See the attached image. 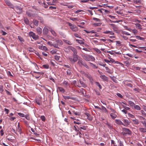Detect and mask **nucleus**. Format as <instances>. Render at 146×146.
Wrapping results in <instances>:
<instances>
[{"instance_id": "63", "label": "nucleus", "mask_w": 146, "mask_h": 146, "mask_svg": "<svg viewBox=\"0 0 146 146\" xmlns=\"http://www.w3.org/2000/svg\"><path fill=\"white\" fill-rule=\"evenodd\" d=\"M35 33H33L32 32H30L29 33V36H31L33 37V36L34 35H35Z\"/></svg>"}, {"instance_id": "25", "label": "nucleus", "mask_w": 146, "mask_h": 146, "mask_svg": "<svg viewBox=\"0 0 146 146\" xmlns=\"http://www.w3.org/2000/svg\"><path fill=\"white\" fill-rule=\"evenodd\" d=\"M132 121L135 124L137 125L139 123V122L138 120L136 119H133Z\"/></svg>"}, {"instance_id": "13", "label": "nucleus", "mask_w": 146, "mask_h": 146, "mask_svg": "<svg viewBox=\"0 0 146 146\" xmlns=\"http://www.w3.org/2000/svg\"><path fill=\"white\" fill-rule=\"evenodd\" d=\"M55 41L59 45H62L63 42L61 40L59 39H56Z\"/></svg>"}, {"instance_id": "45", "label": "nucleus", "mask_w": 146, "mask_h": 146, "mask_svg": "<svg viewBox=\"0 0 146 146\" xmlns=\"http://www.w3.org/2000/svg\"><path fill=\"white\" fill-rule=\"evenodd\" d=\"M18 114L20 117H25V115L24 114L21 113H18Z\"/></svg>"}, {"instance_id": "39", "label": "nucleus", "mask_w": 146, "mask_h": 146, "mask_svg": "<svg viewBox=\"0 0 146 146\" xmlns=\"http://www.w3.org/2000/svg\"><path fill=\"white\" fill-rule=\"evenodd\" d=\"M93 20L96 21L97 22H101V20L95 17H93Z\"/></svg>"}, {"instance_id": "52", "label": "nucleus", "mask_w": 146, "mask_h": 146, "mask_svg": "<svg viewBox=\"0 0 146 146\" xmlns=\"http://www.w3.org/2000/svg\"><path fill=\"white\" fill-rule=\"evenodd\" d=\"M57 52L56 50H52L50 51V53L52 54H55Z\"/></svg>"}, {"instance_id": "46", "label": "nucleus", "mask_w": 146, "mask_h": 146, "mask_svg": "<svg viewBox=\"0 0 146 146\" xmlns=\"http://www.w3.org/2000/svg\"><path fill=\"white\" fill-rule=\"evenodd\" d=\"M95 84L97 86H98L99 87V88L100 89H102V87L101 86V85H100V83L98 82H95Z\"/></svg>"}, {"instance_id": "15", "label": "nucleus", "mask_w": 146, "mask_h": 146, "mask_svg": "<svg viewBox=\"0 0 146 146\" xmlns=\"http://www.w3.org/2000/svg\"><path fill=\"white\" fill-rule=\"evenodd\" d=\"M135 25L137 28L140 30L142 29L141 25L139 24L138 23H136L135 24Z\"/></svg>"}, {"instance_id": "60", "label": "nucleus", "mask_w": 146, "mask_h": 146, "mask_svg": "<svg viewBox=\"0 0 146 146\" xmlns=\"http://www.w3.org/2000/svg\"><path fill=\"white\" fill-rule=\"evenodd\" d=\"M24 20L25 22V23L26 24H29V21L28 19L27 18H25L24 19Z\"/></svg>"}, {"instance_id": "28", "label": "nucleus", "mask_w": 146, "mask_h": 146, "mask_svg": "<svg viewBox=\"0 0 146 146\" xmlns=\"http://www.w3.org/2000/svg\"><path fill=\"white\" fill-rule=\"evenodd\" d=\"M58 89L61 92H64V89L62 87H58Z\"/></svg>"}, {"instance_id": "47", "label": "nucleus", "mask_w": 146, "mask_h": 146, "mask_svg": "<svg viewBox=\"0 0 146 146\" xmlns=\"http://www.w3.org/2000/svg\"><path fill=\"white\" fill-rule=\"evenodd\" d=\"M133 22L136 23H140L141 21L137 19H134L133 20Z\"/></svg>"}, {"instance_id": "61", "label": "nucleus", "mask_w": 146, "mask_h": 146, "mask_svg": "<svg viewBox=\"0 0 146 146\" xmlns=\"http://www.w3.org/2000/svg\"><path fill=\"white\" fill-rule=\"evenodd\" d=\"M109 59H110V62L114 63L115 62V60L111 58H109Z\"/></svg>"}, {"instance_id": "35", "label": "nucleus", "mask_w": 146, "mask_h": 146, "mask_svg": "<svg viewBox=\"0 0 146 146\" xmlns=\"http://www.w3.org/2000/svg\"><path fill=\"white\" fill-rule=\"evenodd\" d=\"M123 27L125 29L129 31H132V29L126 26H123Z\"/></svg>"}, {"instance_id": "50", "label": "nucleus", "mask_w": 146, "mask_h": 146, "mask_svg": "<svg viewBox=\"0 0 146 146\" xmlns=\"http://www.w3.org/2000/svg\"><path fill=\"white\" fill-rule=\"evenodd\" d=\"M40 118L43 121H45V117L44 115L41 116L40 117Z\"/></svg>"}, {"instance_id": "19", "label": "nucleus", "mask_w": 146, "mask_h": 146, "mask_svg": "<svg viewBox=\"0 0 146 146\" xmlns=\"http://www.w3.org/2000/svg\"><path fill=\"white\" fill-rule=\"evenodd\" d=\"M48 30L46 28H44L43 30L44 34H46L48 33Z\"/></svg>"}, {"instance_id": "40", "label": "nucleus", "mask_w": 146, "mask_h": 146, "mask_svg": "<svg viewBox=\"0 0 146 146\" xmlns=\"http://www.w3.org/2000/svg\"><path fill=\"white\" fill-rule=\"evenodd\" d=\"M76 41L80 44H84V42L82 40L76 39Z\"/></svg>"}, {"instance_id": "20", "label": "nucleus", "mask_w": 146, "mask_h": 146, "mask_svg": "<svg viewBox=\"0 0 146 146\" xmlns=\"http://www.w3.org/2000/svg\"><path fill=\"white\" fill-rule=\"evenodd\" d=\"M101 25L102 23H94L92 24L93 26L94 27L99 26H100Z\"/></svg>"}, {"instance_id": "43", "label": "nucleus", "mask_w": 146, "mask_h": 146, "mask_svg": "<svg viewBox=\"0 0 146 146\" xmlns=\"http://www.w3.org/2000/svg\"><path fill=\"white\" fill-rule=\"evenodd\" d=\"M18 38L21 42H24V40L23 38L20 36H18Z\"/></svg>"}, {"instance_id": "14", "label": "nucleus", "mask_w": 146, "mask_h": 146, "mask_svg": "<svg viewBox=\"0 0 146 146\" xmlns=\"http://www.w3.org/2000/svg\"><path fill=\"white\" fill-rule=\"evenodd\" d=\"M70 49L74 52V54H76L77 53V51L75 48L72 46H70Z\"/></svg>"}, {"instance_id": "24", "label": "nucleus", "mask_w": 146, "mask_h": 146, "mask_svg": "<svg viewBox=\"0 0 146 146\" xmlns=\"http://www.w3.org/2000/svg\"><path fill=\"white\" fill-rule=\"evenodd\" d=\"M94 50L98 54H100L101 53L100 50L97 48H94Z\"/></svg>"}, {"instance_id": "41", "label": "nucleus", "mask_w": 146, "mask_h": 146, "mask_svg": "<svg viewBox=\"0 0 146 146\" xmlns=\"http://www.w3.org/2000/svg\"><path fill=\"white\" fill-rule=\"evenodd\" d=\"M141 0H135L133 2L137 4L138 3H141Z\"/></svg>"}, {"instance_id": "30", "label": "nucleus", "mask_w": 146, "mask_h": 146, "mask_svg": "<svg viewBox=\"0 0 146 146\" xmlns=\"http://www.w3.org/2000/svg\"><path fill=\"white\" fill-rule=\"evenodd\" d=\"M32 38H33L35 40H37L39 38V36L37 35H36L35 34L33 36Z\"/></svg>"}, {"instance_id": "51", "label": "nucleus", "mask_w": 146, "mask_h": 146, "mask_svg": "<svg viewBox=\"0 0 146 146\" xmlns=\"http://www.w3.org/2000/svg\"><path fill=\"white\" fill-rule=\"evenodd\" d=\"M132 32L135 35L137 34L138 33L137 30L136 29H134L132 30Z\"/></svg>"}, {"instance_id": "48", "label": "nucleus", "mask_w": 146, "mask_h": 146, "mask_svg": "<svg viewBox=\"0 0 146 146\" xmlns=\"http://www.w3.org/2000/svg\"><path fill=\"white\" fill-rule=\"evenodd\" d=\"M36 103L39 105H40L41 104V102L40 100L37 99H36Z\"/></svg>"}, {"instance_id": "55", "label": "nucleus", "mask_w": 146, "mask_h": 146, "mask_svg": "<svg viewBox=\"0 0 146 146\" xmlns=\"http://www.w3.org/2000/svg\"><path fill=\"white\" fill-rule=\"evenodd\" d=\"M126 55L131 58L133 57V54L130 53L127 54H126Z\"/></svg>"}, {"instance_id": "8", "label": "nucleus", "mask_w": 146, "mask_h": 146, "mask_svg": "<svg viewBox=\"0 0 146 146\" xmlns=\"http://www.w3.org/2000/svg\"><path fill=\"white\" fill-rule=\"evenodd\" d=\"M115 122L119 125H123V123L120 120L116 119L115 120Z\"/></svg>"}, {"instance_id": "9", "label": "nucleus", "mask_w": 146, "mask_h": 146, "mask_svg": "<svg viewBox=\"0 0 146 146\" xmlns=\"http://www.w3.org/2000/svg\"><path fill=\"white\" fill-rule=\"evenodd\" d=\"M63 41L66 44L69 45H71L72 44V43L70 41L66 39H63Z\"/></svg>"}, {"instance_id": "5", "label": "nucleus", "mask_w": 146, "mask_h": 146, "mask_svg": "<svg viewBox=\"0 0 146 146\" xmlns=\"http://www.w3.org/2000/svg\"><path fill=\"white\" fill-rule=\"evenodd\" d=\"M100 78L104 81L108 82V78L105 75H101L100 76Z\"/></svg>"}, {"instance_id": "6", "label": "nucleus", "mask_w": 146, "mask_h": 146, "mask_svg": "<svg viewBox=\"0 0 146 146\" xmlns=\"http://www.w3.org/2000/svg\"><path fill=\"white\" fill-rule=\"evenodd\" d=\"M17 131L19 133L21 134L22 133V129L20 126L19 123H18L17 127Z\"/></svg>"}, {"instance_id": "27", "label": "nucleus", "mask_w": 146, "mask_h": 146, "mask_svg": "<svg viewBox=\"0 0 146 146\" xmlns=\"http://www.w3.org/2000/svg\"><path fill=\"white\" fill-rule=\"evenodd\" d=\"M34 24L36 26H37L38 25V21L34 20L33 21Z\"/></svg>"}, {"instance_id": "4", "label": "nucleus", "mask_w": 146, "mask_h": 146, "mask_svg": "<svg viewBox=\"0 0 146 146\" xmlns=\"http://www.w3.org/2000/svg\"><path fill=\"white\" fill-rule=\"evenodd\" d=\"M123 121L124 122L123 125L125 127L128 126L130 123V121L128 119H124Z\"/></svg>"}, {"instance_id": "18", "label": "nucleus", "mask_w": 146, "mask_h": 146, "mask_svg": "<svg viewBox=\"0 0 146 146\" xmlns=\"http://www.w3.org/2000/svg\"><path fill=\"white\" fill-rule=\"evenodd\" d=\"M123 84H124L125 85H127L128 86L130 87H133L132 85L131 84L127 83L125 81H124L123 82Z\"/></svg>"}, {"instance_id": "32", "label": "nucleus", "mask_w": 146, "mask_h": 146, "mask_svg": "<svg viewBox=\"0 0 146 146\" xmlns=\"http://www.w3.org/2000/svg\"><path fill=\"white\" fill-rule=\"evenodd\" d=\"M136 38L137 39H139L142 40H144V38L141 37L139 36H136Z\"/></svg>"}, {"instance_id": "29", "label": "nucleus", "mask_w": 146, "mask_h": 146, "mask_svg": "<svg viewBox=\"0 0 146 146\" xmlns=\"http://www.w3.org/2000/svg\"><path fill=\"white\" fill-rule=\"evenodd\" d=\"M71 29L72 31L74 32H76L78 31V28L76 27V26H75L74 28L71 27Z\"/></svg>"}, {"instance_id": "37", "label": "nucleus", "mask_w": 146, "mask_h": 146, "mask_svg": "<svg viewBox=\"0 0 146 146\" xmlns=\"http://www.w3.org/2000/svg\"><path fill=\"white\" fill-rule=\"evenodd\" d=\"M105 68L106 70V72L109 73H110L111 72V71L108 67L107 66H105Z\"/></svg>"}, {"instance_id": "2", "label": "nucleus", "mask_w": 146, "mask_h": 146, "mask_svg": "<svg viewBox=\"0 0 146 146\" xmlns=\"http://www.w3.org/2000/svg\"><path fill=\"white\" fill-rule=\"evenodd\" d=\"M69 59L71 63H74L77 61L78 56L76 54H74L73 55V58L72 56H69Z\"/></svg>"}, {"instance_id": "57", "label": "nucleus", "mask_w": 146, "mask_h": 146, "mask_svg": "<svg viewBox=\"0 0 146 146\" xmlns=\"http://www.w3.org/2000/svg\"><path fill=\"white\" fill-rule=\"evenodd\" d=\"M43 66L44 68L46 69H48L49 68V66L48 64L44 65Z\"/></svg>"}, {"instance_id": "38", "label": "nucleus", "mask_w": 146, "mask_h": 146, "mask_svg": "<svg viewBox=\"0 0 146 146\" xmlns=\"http://www.w3.org/2000/svg\"><path fill=\"white\" fill-rule=\"evenodd\" d=\"M54 58L56 60L58 61L60 59V56L58 55H55L54 56Z\"/></svg>"}, {"instance_id": "64", "label": "nucleus", "mask_w": 146, "mask_h": 146, "mask_svg": "<svg viewBox=\"0 0 146 146\" xmlns=\"http://www.w3.org/2000/svg\"><path fill=\"white\" fill-rule=\"evenodd\" d=\"M63 84H65L66 86H68V83L66 81H64L63 82Z\"/></svg>"}, {"instance_id": "34", "label": "nucleus", "mask_w": 146, "mask_h": 146, "mask_svg": "<svg viewBox=\"0 0 146 146\" xmlns=\"http://www.w3.org/2000/svg\"><path fill=\"white\" fill-rule=\"evenodd\" d=\"M112 27L114 31H117V26L116 25H114Z\"/></svg>"}, {"instance_id": "11", "label": "nucleus", "mask_w": 146, "mask_h": 146, "mask_svg": "<svg viewBox=\"0 0 146 146\" xmlns=\"http://www.w3.org/2000/svg\"><path fill=\"white\" fill-rule=\"evenodd\" d=\"M4 1L5 3L8 6H10L11 7H12L13 6V5L10 2L9 0H4Z\"/></svg>"}, {"instance_id": "7", "label": "nucleus", "mask_w": 146, "mask_h": 146, "mask_svg": "<svg viewBox=\"0 0 146 146\" xmlns=\"http://www.w3.org/2000/svg\"><path fill=\"white\" fill-rule=\"evenodd\" d=\"M105 34H110L111 35H114V33L112 31H106L103 32Z\"/></svg>"}, {"instance_id": "1", "label": "nucleus", "mask_w": 146, "mask_h": 146, "mask_svg": "<svg viewBox=\"0 0 146 146\" xmlns=\"http://www.w3.org/2000/svg\"><path fill=\"white\" fill-rule=\"evenodd\" d=\"M82 56L84 60L87 61H94L95 60V58L92 55H82Z\"/></svg>"}, {"instance_id": "33", "label": "nucleus", "mask_w": 146, "mask_h": 146, "mask_svg": "<svg viewBox=\"0 0 146 146\" xmlns=\"http://www.w3.org/2000/svg\"><path fill=\"white\" fill-rule=\"evenodd\" d=\"M58 44L57 43H54L53 44V46L54 48H59L58 47Z\"/></svg>"}, {"instance_id": "10", "label": "nucleus", "mask_w": 146, "mask_h": 146, "mask_svg": "<svg viewBox=\"0 0 146 146\" xmlns=\"http://www.w3.org/2000/svg\"><path fill=\"white\" fill-rule=\"evenodd\" d=\"M85 114L87 117L88 119L90 121H91L92 120V117L90 114L88 113H86Z\"/></svg>"}, {"instance_id": "44", "label": "nucleus", "mask_w": 146, "mask_h": 146, "mask_svg": "<svg viewBox=\"0 0 146 146\" xmlns=\"http://www.w3.org/2000/svg\"><path fill=\"white\" fill-rule=\"evenodd\" d=\"M122 34L126 35H130V34H129V33L124 31H122Z\"/></svg>"}, {"instance_id": "12", "label": "nucleus", "mask_w": 146, "mask_h": 146, "mask_svg": "<svg viewBox=\"0 0 146 146\" xmlns=\"http://www.w3.org/2000/svg\"><path fill=\"white\" fill-rule=\"evenodd\" d=\"M139 131L142 133H146V129L143 127H140L139 128Z\"/></svg>"}, {"instance_id": "22", "label": "nucleus", "mask_w": 146, "mask_h": 146, "mask_svg": "<svg viewBox=\"0 0 146 146\" xmlns=\"http://www.w3.org/2000/svg\"><path fill=\"white\" fill-rule=\"evenodd\" d=\"M89 63L90 64V66H91L93 68H97L98 67L97 66L93 64V63L89 62Z\"/></svg>"}, {"instance_id": "3", "label": "nucleus", "mask_w": 146, "mask_h": 146, "mask_svg": "<svg viewBox=\"0 0 146 146\" xmlns=\"http://www.w3.org/2000/svg\"><path fill=\"white\" fill-rule=\"evenodd\" d=\"M123 131L124 132V134H128L129 135H131L132 134L131 131L129 129L126 128H123Z\"/></svg>"}, {"instance_id": "58", "label": "nucleus", "mask_w": 146, "mask_h": 146, "mask_svg": "<svg viewBox=\"0 0 146 146\" xmlns=\"http://www.w3.org/2000/svg\"><path fill=\"white\" fill-rule=\"evenodd\" d=\"M83 66H84L86 68L88 69H89V66L84 62V63Z\"/></svg>"}, {"instance_id": "54", "label": "nucleus", "mask_w": 146, "mask_h": 146, "mask_svg": "<svg viewBox=\"0 0 146 146\" xmlns=\"http://www.w3.org/2000/svg\"><path fill=\"white\" fill-rule=\"evenodd\" d=\"M106 124L108 126V127L110 128V129H112V127L111 126V125L109 123H108L107 122L106 123Z\"/></svg>"}, {"instance_id": "62", "label": "nucleus", "mask_w": 146, "mask_h": 146, "mask_svg": "<svg viewBox=\"0 0 146 146\" xmlns=\"http://www.w3.org/2000/svg\"><path fill=\"white\" fill-rule=\"evenodd\" d=\"M25 118L26 119H27V120H29L30 119V117L29 116V115H25Z\"/></svg>"}, {"instance_id": "17", "label": "nucleus", "mask_w": 146, "mask_h": 146, "mask_svg": "<svg viewBox=\"0 0 146 146\" xmlns=\"http://www.w3.org/2000/svg\"><path fill=\"white\" fill-rule=\"evenodd\" d=\"M36 31L37 32L38 35L42 33V30L40 27H38Z\"/></svg>"}, {"instance_id": "21", "label": "nucleus", "mask_w": 146, "mask_h": 146, "mask_svg": "<svg viewBox=\"0 0 146 146\" xmlns=\"http://www.w3.org/2000/svg\"><path fill=\"white\" fill-rule=\"evenodd\" d=\"M110 116L113 119H114L117 116V115L114 113H111L110 114Z\"/></svg>"}, {"instance_id": "26", "label": "nucleus", "mask_w": 146, "mask_h": 146, "mask_svg": "<svg viewBox=\"0 0 146 146\" xmlns=\"http://www.w3.org/2000/svg\"><path fill=\"white\" fill-rule=\"evenodd\" d=\"M74 129L76 131H79V130L80 129L78 128V126H77V125H75L74 126Z\"/></svg>"}, {"instance_id": "56", "label": "nucleus", "mask_w": 146, "mask_h": 146, "mask_svg": "<svg viewBox=\"0 0 146 146\" xmlns=\"http://www.w3.org/2000/svg\"><path fill=\"white\" fill-rule=\"evenodd\" d=\"M128 115V116L129 117H130L132 118H135V116L133 115L132 114H130L129 113Z\"/></svg>"}, {"instance_id": "36", "label": "nucleus", "mask_w": 146, "mask_h": 146, "mask_svg": "<svg viewBox=\"0 0 146 146\" xmlns=\"http://www.w3.org/2000/svg\"><path fill=\"white\" fill-rule=\"evenodd\" d=\"M50 31L51 32V33L52 35L53 36H56V33H55V32L52 29H51L50 30Z\"/></svg>"}, {"instance_id": "53", "label": "nucleus", "mask_w": 146, "mask_h": 146, "mask_svg": "<svg viewBox=\"0 0 146 146\" xmlns=\"http://www.w3.org/2000/svg\"><path fill=\"white\" fill-rule=\"evenodd\" d=\"M68 23V25L70 27V28L71 29V27L74 28V27H75L74 25H73L72 24H71L69 23Z\"/></svg>"}, {"instance_id": "59", "label": "nucleus", "mask_w": 146, "mask_h": 146, "mask_svg": "<svg viewBox=\"0 0 146 146\" xmlns=\"http://www.w3.org/2000/svg\"><path fill=\"white\" fill-rule=\"evenodd\" d=\"M71 74V71L69 70H68L67 71V74L68 75H70Z\"/></svg>"}, {"instance_id": "23", "label": "nucleus", "mask_w": 146, "mask_h": 146, "mask_svg": "<svg viewBox=\"0 0 146 146\" xmlns=\"http://www.w3.org/2000/svg\"><path fill=\"white\" fill-rule=\"evenodd\" d=\"M128 103L131 106L134 107L135 106L134 103L131 101H128Z\"/></svg>"}, {"instance_id": "16", "label": "nucleus", "mask_w": 146, "mask_h": 146, "mask_svg": "<svg viewBox=\"0 0 146 146\" xmlns=\"http://www.w3.org/2000/svg\"><path fill=\"white\" fill-rule=\"evenodd\" d=\"M84 62L82 60H79L78 62V64L80 66H82Z\"/></svg>"}, {"instance_id": "42", "label": "nucleus", "mask_w": 146, "mask_h": 146, "mask_svg": "<svg viewBox=\"0 0 146 146\" xmlns=\"http://www.w3.org/2000/svg\"><path fill=\"white\" fill-rule=\"evenodd\" d=\"M102 110H103V111L105 112H108L107 110L106 109V108L104 106H102Z\"/></svg>"}, {"instance_id": "31", "label": "nucleus", "mask_w": 146, "mask_h": 146, "mask_svg": "<svg viewBox=\"0 0 146 146\" xmlns=\"http://www.w3.org/2000/svg\"><path fill=\"white\" fill-rule=\"evenodd\" d=\"M134 108L135 110H141L140 107L138 105H135L134 106Z\"/></svg>"}, {"instance_id": "49", "label": "nucleus", "mask_w": 146, "mask_h": 146, "mask_svg": "<svg viewBox=\"0 0 146 146\" xmlns=\"http://www.w3.org/2000/svg\"><path fill=\"white\" fill-rule=\"evenodd\" d=\"M87 127L86 126H82L80 127V128L81 129H82L84 130H85L86 129Z\"/></svg>"}]
</instances>
